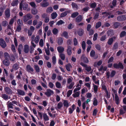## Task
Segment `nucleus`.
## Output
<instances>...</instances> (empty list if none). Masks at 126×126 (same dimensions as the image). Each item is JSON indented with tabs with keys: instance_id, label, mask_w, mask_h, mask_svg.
Masks as SVG:
<instances>
[{
	"instance_id": "864d4df0",
	"label": "nucleus",
	"mask_w": 126,
	"mask_h": 126,
	"mask_svg": "<svg viewBox=\"0 0 126 126\" xmlns=\"http://www.w3.org/2000/svg\"><path fill=\"white\" fill-rule=\"evenodd\" d=\"M101 25V23L100 22H98L96 24L95 28L97 29L100 27Z\"/></svg>"
},
{
	"instance_id": "bb28decb",
	"label": "nucleus",
	"mask_w": 126,
	"mask_h": 126,
	"mask_svg": "<svg viewBox=\"0 0 126 126\" xmlns=\"http://www.w3.org/2000/svg\"><path fill=\"white\" fill-rule=\"evenodd\" d=\"M66 68L68 71H70V69L72 68V66L69 63L66 65Z\"/></svg>"
},
{
	"instance_id": "3c124183",
	"label": "nucleus",
	"mask_w": 126,
	"mask_h": 126,
	"mask_svg": "<svg viewBox=\"0 0 126 126\" xmlns=\"http://www.w3.org/2000/svg\"><path fill=\"white\" fill-rule=\"evenodd\" d=\"M83 50L85 49V43L84 41H83L81 44Z\"/></svg>"
},
{
	"instance_id": "37998d69",
	"label": "nucleus",
	"mask_w": 126,
	"mask_h": 126,
	"mask_svg": "<svg viewBox=\"0 0 126 126\" xmlns=\"http://www.w3.org/2000/svg\"><path fill=\"white\" fill-rule=\"evenodd\" d=\"M18 68V65L17 64H15L13 65V69L15 70H16Z\"/></svg>"
},
{
	"instance_id": "9d476101",
	"label": "nucleus",
	"mask_w": 126,
	"mask_h": 126,
	"mask_svg": "<svg viewBox=\"0 0 126 126\" xmlns=\"http://www.w3.org/2000/svg\"><path fill=\"white\" fill-rule=\"evenodd\" d=\"M81 86L79 83L77 84L76 86V88L74 90L73 92H75L81 89Z\"/></svg>"
},
{
	"instance_id": "4c0bfd02",
	"label": "nucleus",
	"mask_w": 126,
	"mask_h": 126,
	"mask_svg": "<svg viewBox=\"0 0 126 126\" xmlns=\"http://www.w3.org/2000/svg\"><path fill=\"white\" fill-rule=\"evenodd\" d=\"M57 16V14L56 13H53L51 15V18L53 19L55 18Z\"/></svg>"
},
{
	"instance_id": "ddd939ff",
	"label": "nucleus",
	"mask_w": 126,
	"mask_h": 126,
	"mask_svg": "<svg viewBox=\"0 0 126 126\" xmlns=\"http://www.w3.org/2000/svg\"><path fill=\"white\" fill-rule=\"evenodd\" d=\"M3 64L6 66H8L10 64V62L8 59H5L3 60Z\"/></svg>"
},
{
	"instance_id": "de8ad7c7",
	"label": "nucleus",
	"mask_w": 126,
	"mask_h": 126,
	"mask_svg": "<svg viewBox=\"0 0 126 126\" xmlns=\"http://www.w3.org/2000/svg\"><path fill=\"white\" fill-rule=\"evenodd\" d=\"M53 11V8L52 7H50L48 8L47 10V13L51 12Z\"/></svg>"
},
{
	"instance_id": "4d7b16f0",
	"label": "nucleus",
	"mask_w": 126,
	"mask_h": 126,
	"mask_svg": "<svg viewBox=\"0 0 126 126\" xmlns=\"http://www.w3.org/2000/svg\"><path fill=\"white\" fill-rule=\"evenodd\" d=\"M114 84L115 86H117L120 85V81L118 80H115L114 81Z\"/></svg>"
},
{
	"instance_id": "c85d7f7f",
	"label": "nucleus",
	"mask_w": 126,
	"mask_h": 126,
	"mask_svg": "<svg viewBox=\"0 0 126 126\" xmlns=\"http://www.w3.org/2000/svg\"><path fill=\"white\" fill-rule=\"evenodd\" d=\"M78 33L79 36H82L83 34V30L82 29H79L78 31Z\"/></svg>"
},
{
	"instance_id": "393cba45",
	"label": "nucleus",
	"mask_w": 126,
	"mask_h": 126,
	"mask_svg": "<svg viewBox=\"0 0 126 126\" xmlns=\"http://www.w3.org/2000/svg\"><path fill=\"white\" fill-rule=\"evenodd\" d=\"M26 70L27 71L29 72H33V69L29 65H28L26 66Z\"/></svg>"
},
{
	"instance_id": "13d9d810",
	"label": "nucleus",
	"mask_w": 126,
	"mask_h": 126,
	"mask_svg": "<svg viewBox=\"0 0 126 126\" xmlns=\"http://www.w3.org/2000/svg\"><path fill=\"white\" fill-rule=\"evenodd\" d=\"M95 52L94 50H92L91 51L90 53V55L92 57H94V56Z\"/></svg>"
},
{
	"instance_id": "f3484780",
	"label": "nucleus",
	"mask_w": 126,
	"mask_h": 126,
	"mask_svg": "<svg viewBox=\"0 0 126 126\" xmlns=\"http://www.w3.org/2000/svg\"><path fill=\"white\" fill-rule=\"evenodd\" d=\"M126 19V16L125 15H123L119 16L117 18V19L118 21H120L121 20H125Z\"/></svg>"
},
{
	"instance_id": "0e129e2a",
	"label": "nucleus",
	"mask_w": 126,
	"mask_h": 126,
	"mask_svg": "<svg viewBox=\"0 0 126 126\" xmlns=\"http://www.w3.org/2000/svg\"><path fill=\"white\" fill-rule=\"evenodd\" d=\"M72 7L73 8H78V5L74 3H72Z\"/></svg>"
},
{
	"instance_id": "7ed1b4c3",
	"label": "nucleus",
	"mask_w": 126,
	"mask_h": 126,
	"mask_svg": "<svg viewBox=\"0 0 126 126\" xmlns=\"http://www.w3.org/2000/svg\"><path fill=\"white\" fill-rule=\"evenodd\" d=\"M54 94L53 91L50 89H48L47 90V91L45 93V94L47 96H50L51 95Z\"/></svg>"
},
{
	"instance_id": "8fccbe9b",
	"label": "nucleus",
	"mask_w": 126,
	"mask_h": 126,
	"mask_svg": "<svg viewBox=\"0 0 126 126\" xmlns=\"http://www.w3.org/2000/svg\"><path fill=\"white\" fill-rule=\"evenodd\" d=\"M87 88H84L81 90V94H84L87 91Z\"/></svg>"
},
{
	"instance_id": "e2e57ef3",
	"label": "nucleus",
	"mask_w": 126,
	"mask_h": 126,
	"mask_svg": "<svg viewBox=\"0 0 126 126\" xmlns=\"http://www.w3.org/2000/svg\"><path fill=\"white\" fill-rule=\"evenodd\" d=\"M39 45L41 47H43V46L44 43L43 40L42 39H41L40 40L39 43Z\"/></svg>"
},
{
	"instance_id": "603ef678",
	"label": "nucleus",
	"mask_w": 126,
	"mask_h": 126,
	"mask_svg": "<svg viewBox=\"0 0 126 126\" xmlns=\"http://www.w3.org/2000/svg\"><path fill=\"white\" fill-rule=\"evenodd\" d=\"M17 23L19 25V26H21L23 24L22 20L20 19H19L17 20Z\"/></svg>"
},
{
	"instance_id": "6e6d98bb",
	"label": "nucleus",
	"mask_w": 126,
	"mask_h": 126,
	"mask_svg": "<svg viewBox=\"0 0 126 126\" xmlns=\"http://www.w3.org/2000/svg\"><path fill=\"white\" fill-rule=\"evenodd\" d=\"M1 24L2 26L5 27L8 25V23L6 21H3L2 22Z\"/></svg>"
},
{
	"instance_id": "e433bc0d",
	"label": "nucleus",
	"mask_w": 126,
	"mask_h": 126,
	"mask_svg": "<svg viewBox=\"0 0 126 126\" xmlns=\"http://www.w3.org/2000/svg\"><path fill=\"white\" fill-rule=\"evenodd\" d=\"M42 22L41 21H39L38 24L36 26V28L37 29H39L42 25Z\"/></svg>"
},
{
	"instance_id": "412c9836",
	"label": "nucleus",
	"mask_w": 126,
	"mask_h": 126,
	"mask_svg": "<svg viewBox=\"0 0 126 126\" xmlns=\"http://www.w3.org/2000/svg\"><path fill=\"white\" fill-rule=\"evenodd\" d=\"M45 0H44L41 3V6L43 7H45L48 6L49 3L47 2H45Z\"/></svg>"
},
{
	"instance_id": "6e6552de",
	"label": "nucleus",
	"mask_w": 126,
	"mask_h": 126,
	"mask_svg": "<svg viewBox=\"0 0 126 126\" xmlns=\"http://www.w3.org/2000/svg\"><path fill=\"white\" fill-rule=\"evenodd\" d=\"M6 32L7 33L8 35H10L12 33V31L10 26H8L7 29L6 30Z\"/></svg>"
},
{
	"instance_id": "4468645a",
	"label": "nucleus",
	"mask_w": 126,
	"mask_h": 126,
	"mask_svg": "<svg viewBox=\"0 0 126 126\" xmlns=\"http://www.w3.org/2000/svg\"><path fill=\"white\" fill-rule=\"evenodd\" d=\"M72 47L70 46H68V47L67 50V53L69 55H70L72 53V51H71Z\"/></svg>"
},
{
	"instance_id": "a18cd8bd",
	"label": "nucleus",
	"mask_w": 126,
	"mask_h": 126,
	"mask_svg": "<svg viewBox=\"0 0 126 126\" xmlns=\"http://www.w3.org/2000/svg\"><path fill=\"white\" fill-rule=\"evenodd\" d=\"M52 62L54 65L56 63V58L55 56H53L52 58Z\"/></svg>"
},
{
	"instance_id": "dca6fc26",
	"label": "nucleus",
	"mask_w": 126,
	"mask_h": 126,
	"mask_svg": "<svg viewBox=\"0 0 126 126\" xmlns=\"http://www.w3.org/2000/svg\"><path fill=\"white\" fill-rule=\"evenodd\" d=\"M102 63L101 60H100L98 62H96L94 64V66L95 67H97L98 66L100 65Z\"/></svg>"
},
{
	"instance_id": "c9c22d12",
	"label": "nucleus",
	"mask_w": 126,
	"mask_h": 126,
	"mask_svg": "<svg viewBox=\"0 0 126 126\" xmlns=\"http://www.w3.org/2000/svg\"><path fill=\"white\" fill-rule=\"evenodd\" d=\"M43 117L44 119L45 120L47 121H48L49 120L48 116L46 113H44L43 114Z\"/></svg>"
},
{
	"instance_id": "6ab92c4d",
	"label": "nucleus",
	"mask_w": 126,
	"mask_h": 126,
	"mask_svg": "<svg viewBox=\"0 0 126 126\" xmlns=\"http://www.w3.org/2000/svg\"><path fill=\"white\" fill-rule=\"evenodd\" d=\"M5 91L8 94H10L11 93L12 91L9 88L6 87L4 89Z\"/></svg>"
},
{
	"instance_id": "f704fd0d",
	"label": "nucleus",
	"mask_w": 126,
	"mask_h": 126,
	"mask_svg": "<svg viewBox=\"0 0 126 126\" xmlns=\"http://www.w3.org/2000/svg\"><path fill=\"white\" fill-rule=\"evenodd\" d=\"M113 41V38H111L109 39L107 43L109 45H111L112 44Z\"/></svg>"
},
{
	"instance_id": "f03ea898",
	"label": "nucleus",
	"mask_w": 126,
	"mask_h": 126,
	"mask_svg": "<svg viewBox=\"0 0 126 126\" xmlns=\"http://www.w3.org/2000/svg\"><path fill=\"white\" fill-rule=\"evenodd\" d=\"M32 17V16L31 14H27L23 17V20L24 22H26Z\"/></svg>"
},
{
	"instance_id": "ea45409f",
	"label": "nucleus",
	"mask_w": 126,
	"mask_h": 126,
	"mask_svg": "<svg viewBox=\"0 0 126 126\" xmlns=\"http://www.w3.org/2000/svg\"><path fill=\"white\" fill-rule=\"evenodd\" d=\"M4 56L5 59H8L10 58L9 54L6 52L4 53Z\"/></svg>"
},
{
	"instance_id": "aec40b11",
	"label": "nucleus",
	"mask_w": 126,
	"mask_h": 126,
	"mask_svg": "<svg viewBox=\"0 0 126 126\" xmlns=\"http://www.w3.org/2000/svg\"><path fill=\"white\" fill-rule=\"evenodd\" d=\"M93 87L94 90V92L96 93L97 91V89L99 86L98 85H96L94 83H93Z\"/></svg>"
},
{
	"instance_id": "20e7f679",
	"label": "nucleus",
	"mask_w": 126,
	"mask_h": 126,
	"mask_svg": "<svg viewBox=\"0 0 126 126\" xmlns=\"http://www.w3.org/2000/svg\"><path fill=\"white\" fill-rule=\"evenodd\" d=\"M0 45L3 48H5L6 46L5 42L2 39H0Z\"/></svg>"
},
{
	"instance_id": "09e8293b",
	"label": "nucleus",
	"mask_w": 126,
	"mask_h": 126,
	"mask_svg": "<svg viewBox=\"0 0 126 126\" xmlns=\"http://www.w3.org/2000/svg\"><path fill=\"white\" fill-rule=\"evenodd\" d=\"M11 49L12 51L14 53H15L16 52V50L15 48V46L14 45H11Z\"/></svg>"
},
{
	"instance_id": "0eeeda50",
	"label": "nucleus",
	"mask_w": 126,
	"mask_h": 126,
	"mask_svg": "<svg viewBox=\"0 0 126 126\" xmlns=\"http://www.w3.org/2000/svg\"><path fill=\"white\" fill-rule=\"evenodd\" d=\"M57 48L58 52L60 53H62L64 50V48L61 46L57 47Z\"/></svg>"
},
{
	"instance_id": "f8f14e48",
	"label": "nucleus",
	"mask_w": 126,
	"mask_h": 126,
	"mask_svg": "<svg viewBox=\"0 0 126 126\" xmlns=\"http://www.w3.org/2000/svg\"><path fill=\"white\" fill-rule=\"evenodd\" d=\"M17 94L19 95L23 96L25 95V93L24 91L20 89L17 90Z\"/></svg>"
},
{
	"instance_id": "58836bf2",
	"label": "nucleus",
	"mask_w": 126,
	"mask_h": 126,
	"mask_svg": "<svg viewBox=\"0 0 126 126\" xmlns=\"http://www.w3.org/2000/svg\"><path fill=\"white\" fill-rule=\"evenodd\" d=\"M58 32V30L56 28H54L52 32L53 34L54 35H55L57 34Z\"/></svg>"
},
{
	"instance_id": "f257e3e1",
	"label": "nucleus",
	"mask_w": 126,
	"mask_h": 126,
	"mask_svg": "<svg viewBox=\"0 0 126 126\" xmlns=\"http://www.w3.org/2000/svg\"><path fill=\"white\" fill-rule=\"evenodd\" d=\"M73 80V78L71 77H70L67 79V83L69 84V86H67V87L69 89H72L75 84L74 82H72Z\"/></svg>"
},
{
	"instance_id": "72a5a7b5",
	"label": "nucleus",
	"mask_w": 126,
	"mask_h": 126,
	"mask_svg": "<svg viewBox=\"0 0 126 126\" xmlns=\"http://www.w3.org/2000/svg\"><path fill=\"white\" fill-rule=\"evenodd\" d=\"M1 96L2 98L5 100H6L8 99V96L6 94H2Z\"/></svg>"
},
{
	"instance_id": "9b49d317",
	"label": "nucleus",
	"mask_w": 126,
	"mask_h": 126,
	"mask_svg": "<svg viewBox=\"0 0 126 126\" xmlns=\"http://www.w3.org/2000/svg\"><path fill=\"white\" fill-rule=\"evenodd\" d=\"M7 105L8 109L9 108L13 109V106L14 105L12 104V102H10V101H9L7 102Z\"/></svg>"
},
{
	"instance_id": "49530a36",
	"label": "nucleus",
	"mask_w": 126,
	"mask_h": 126,
	"mask_svg": "<svg viewBox=\"0 0 126 126\" xmlns=\"http://www.w3.org/2000/svg\"><path fill=\"white\" fill-rule=\"evenodd\" d=\"M31 6L33 8H35L36 7V5L35 3L33 2H31L29 3Z\"/></svg>"
},
{
	"instance_id": "2eb2a0df",
	"label": "nucleus",
	"mask_w": 126,
	"mask_h": 126,
	"mask_svg": "<svg viewBox=\"0 0 126 126\" xmlns=\"http://www.w3.org/2000/svg\"><path fill=\"white\" fill-rule=\"evenodd\" d=\"M82 17L81 15H79L76 17V21L78 22H79L82 21Z\"/></svg>"
},
{
	"instance_id": "423d86ee",
	"label": "nucleus",
	"mask_w": 126,
	"mask_h": 126,
	"mask_svg": "<svg viewBox=\"0 0 126 126\" xmlns=\"http://www.w3.org/2000/svg\"><path fill=\"white\" fill-rule=\"evenodd\" d=\"M29 50V46L28 45H25L24 46V51L26 53H28Z\"/></svg>"
},
{
	"instance_id": "79ce46f5",
	"label": "nucleus",
	"mask_w": 126,
	"mask_h": 126,
	"mask_svg": "<svg viewBox=\"0 0 126 126\" xmlns=\"http://www.w3.org/2000/svg\"><path fill=\"white\" fill-rule=\"evenodd\" d=\"M62 36L65 37L66 38H68V37L67 33L66 32H64L63 33Z\"/></svg>"
},
{
	"instance_id": "680f3d73",
	"label": "nucleus",
	"mask_w": 126,
	"mask_h": 126,
	"mask_svg": "<svg viewBox=\"0 0 126 126\" xmlns=\"http://www.w3.org/2000/svg\"><path fill=\"white\" fill-rule=\"evenodd\" d=\"M83 61L84 63H88L89 62L88 59L86 57H84L83 59Z\"/></svg>"
},
{
	"instance_id": "7c9ffc66",
	"label": "nucleus",
	"mask_w": 126,
	"mask_h": 126,
	"mask_svg": "<svg viewBox=\"0 0 126 126\" xmlns=\"http://www.w3.org/2000/svg\"><path fill=\"white\" fill-rule=\"evenodd\" d=\"M115 100L116 104H118L119 102V98L117 94L115 95Z\"/></svg>"
},
{
	"instance_id": "4be33fe9",
	"label": "nucleus",
	"mask_w": 126,
	"mask_h": 126,
	"mask_svg": "<svg viewBox=\"0 0 126 126\" xmlns=\"http://www.w3.org/2000/svg\"><path fill=\"white\" fill-rule=\"evenodd\" d=\"M74 94H72V96L73 97L75 98L78 97L79 96V92H74Z\"/></svg>"
},
{
	"instance_id": "39448f33",
	"label": "nucleus",
	"mask_w": 126,
	"mask_h": 126,
	"mask_svg": "<svg viewBox=\"0 0 126 126\" xmlns=\"http://www.w3.org/2000/svg\"><path fill=\"white\" fill-rule=\"evenodd\" d=\"M5 17L6 18H8L10 16V10L8 9H6L5 12Z\"/></svg>"
},
{
	"instance_id": "1a4fd4ad",
	"label": "nucleus",
	"mask_w": 126,
	"mask_h": 126,
	"mask_svg": "<svg viewBox=\"0 0 126 126\" xmlns=\"http://www.w3.org/2000/svg\"><path fill=\"white\" fill-rule=\"evenodd\" d=\"M107 67L106 66H104L102 65H101L100 67L98 69V70L99 71L103 72V73L104 72L106 71L107 69Z\"/></svg>"
},
{
	"instance_id": "cd10ccee",
	"label": "nucleus",
	"mask_w": 126,
	"mask_h": 126,
	"mask_svg": "<svg viewBox=\"0 0 126 126\" xmlns=\"http://www.w3.org/2000/svg\"><path fill=\"white\" fill-rule=\"evenodd\" d=\"M31 13L33 15H36L38 13L37 10L35 8H33L32 9Z\"/></svg>"
},
{
	"instance_id": "c03bdc74",
	"label": "nucleus",
	"mask_w": 126,
	"mask_h": 126,
	"mask_svg": "<svg viewBox=\"0 0 126 126\" xmlns=\"http://www.w3.org/2000/svg\"><path fill=\"white\" fill-rule=\"evenodd\" d=\"M97 101L96 99L94 98L93 99V104L94 106H96L97 104Z\"/></svg>"
},
{
	"instance_id": "774afa93",
	"label": "nucleus",
	"mask_w": 126,
	"mask_h": 126,
	"mask_svg": "<svg viewBox=\"0 0 126 126\" xmlns=\"http://www.w3.org/2000/svg\"><path fill=\"white\" fill-rule=\"evenodd\" d=\"M85 67V69L88 72L91 71V67L90 66H88L87 65Z\"/></svg>"
},
{
	"instance_id": "c756f323",
	"label": "nucleus",
	"mask_w": 126,
	"mask_h": 126,
	"mask_svg": "<svg viewBox=\"0 0 126 126\" xmlns=\"http://www.w3.org/2000/svg\"><path fill=\"white\" fill-rule=\"evenodd\" d=\"M55 86L57 88H61L62 87L61 83L58 82H57L56 83Z\"/></svg>"
},
{
	"instance_id": "a19ab883",
	"label": "nucleus",
	"mask_w": 126,
	"mask_h": 126,
	"mask_svg": "<svg viewBox=\"0 0 126 126\" xmlns=\"http://www.w3.org/2000/svg\"><path fill=\"white\" fill-rule=\"evenodd\" d=\"M40 37L39 35H37L35 38L34 41L35 43H38Z\"/></svg>"
},
{
	"instance_id": "338daca9",
	"label": "nucleus",
	"mask_w": 126,
	"mask_h": 126,
	"mask_svg": "<svg viewBox=\"0 0 126 126\" xmlns=\"http://www.w3.org/2000/svg\"><path fill=\"white\" fill-rule=\"evenodd\" d=\"M28 7V5L27 3H25L23 5V8L24 10H26Z\"/></svg>"
},
{
	"instance_id": "b1692460",
	"label": "nucleus",
	"mask_w": 126,
	"mask_h": 126,
	"mask_svg": "<svg viewBox=\"0 0 126 126\" xmlns=\"http://www.w3.org/2000/svg\"><path fill=\"white\" fill-rule=\"evenodd\" d=\"M23 48L22 45L21 44L19 45L18 48V51L19 53L20 54H21V50Z\"/></svg>"
},
{
	"instance_id": "69168bd1",
	"label": "nucleus",
	"mask_w": 126,
	"mask_h": 126,
	"mask_svg": "<svg viewBox=\"0 0 126 126\" xmlns=\"http://www.w3.org/2000/svg\"><path fill=\"white\" fill-rule=\"evenodd\" d=\"M64 22L62 20H60V21H58L57 23V25H60L64 23Z\"/></svg>"
},
{
	"instance_id": "052dcab7",
	"label": "nucleus",
	"mask_w": 126,
	"mask_h": 126,
	"mask_svg": "<svg viewBox=\"0 0 126 126\" xmlns=\"http://www.w3.org/2000/svg\"><path fill=\"white\" fill-rule=\"evenodd\" d=\"M34 68L37 72H39V68L38 65H34Z\"/></svg>"
},
{
	"instance_id": "a878e982",
	"label": "nucleus",
	"mask_w": 126,
	"mask_h": 126,
	"mask_svg": "<svg viewBox=\"0 0 126 126\" xmlns=\"http://www.w3.org/2000/svg\"><path fill=\"white\" fill-rule=\"evenodd\" d=\"M63 40L61 37H59L58 40V45H61L63 43Z\"/></svg>"
},
{
	"instance_id": "2f4dec72",
	"label": "nucleus",
	"mask_w": 126,
	"mask_h": 126,
	"mask_svg": "<svg viewBox=\"0 0 126 126\" xmlns=\"http://www.w3.org/2000/svg\"><path fill=\"white\" fill-rule=\"evenodd\" d=\"M59 55L62 60H64L65 58V56L64 54L63 53H60Z\"/></svg>"
},
{
	"instance_id": "bf43d9fd",
	"label": "nucleus",
	"mask_w": 126,
	"mask_h": 126,
	"mask_svg": "<svg viewBox=\"0 0 126 126\" xmlns=\"http://www.w3.org/2000/svg\"><path fill=\"white\" fill-rule=\"evenodd\" d=\"M64 106L65 107H68V103L67 101H64L63 103Z\"/></svg>"
},
{
	"instance_id": "5fc2aeb1",
	"label": "nucleus",
	"mask_w": 126,
	"mask_h": 126,
	"mask_svg": "<svg viewBox=\"0 0 126 126\" xmlns=\"http://www.w3.org/2000/svg\"><path fill=\"white\" fill-rule=\"evenodd\" d=\"M72 90H69L68 91L67 93V97H69L72 94Z\"/></svg>"
},
{
	"instance_id": "5701e85b",
	"label": "nucleus",
	"mask_w": 126,
	"mask_h": 126,
	"mask_svg": "<svg viewBox=\"0 0 126 126\" xmlns=\"http://www.w3.org/2000/svg\"><path fill=\"white\" fill-rule=\"evenodd\" d=\"M70 12V11H65L61 14L60 16L62 17H63L67 15V13H68Z\"/></svg>"
},
{
	"instance_id": "a211bd4d",
	"label": "nucleus",
	"mask_w": 126,
	"mask_h": 126,
	"mask_svg": "<svg viewBox=\"0 0 126 126\" xmlns=\"http://www.w3.org/2000/svg\"><path fill=\"white\" fill-rule=\"evenodd\" d=\"M18 2L19 1L18 0H14L11 3V5L12 6H17L18 3Z\"/></svg>"
},
{
	"instance_id": "473e14b6",
	"label": "nucleus",
	"mask_w": 126,
	"mask_h": 126,
	"mask_svg": "<svg viewBox=\"0 0 126 126\" xmlns=\"http://www.w3.org/2000/svg\"><path fill=\"white\" fill-rule=\"evenodd\" d=\"M79 14V13L78 12H75L72 14L71 17L72 18H75L78 16Z\"/></svg>"
}]
</instances>
